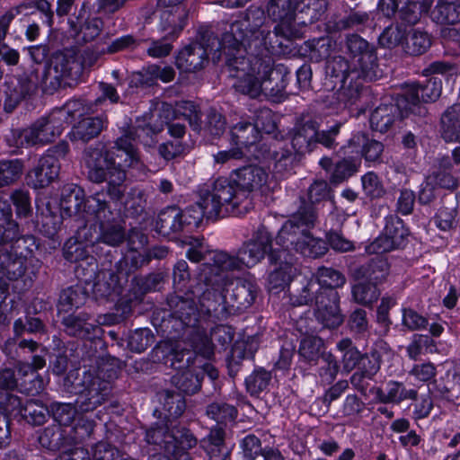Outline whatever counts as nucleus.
Masks as SVG:
<instances>
[{
  "instance_id": "nucleus-1",
  "label": "nucleus",
  "mask_w": 460,
  "mask_h": 460,
  "mask_svg": "<svg viewBox=\"0 0 460 460\" xmlns=\"http://www.w3.org/2000/svg\"><path fill=\"white\" fill-rule=\"evenodd\" d=\"M163 123L152 128L137 122L134 132H128L117 139L111 152L101 148L88 150L84 156L88 168L89 179L94 182L107 181L111 199L118 200L125 188L126 174L124 169L137 165L138 155L136 150L137 138L146 147H152L157 142L156 134L163 130L164 123L169 124L173 118L183 117L185 119L198 118V109L193 102L182 101L172 108L170 104L163 105Z\"/></svg>"
},
{
  "instance_id": "nucleus-2",
  "label": "nucleus",
  "mask_w": 460,
  "mask_h": 460,
  "mask_svg": "<svg viewBox=\"0 0 460 460\" xmlns=\"http://www.w3.org/2000/svg\"><path fill=\"white\" fill-rule=\"evenodd\" d=\"M37 222L40 232L53 238L60 228L63 214L75 215L78 221L86 224L90 232L99 227L100 234L94 243L117 246L125 239V229L115 217L119 214L111 209L104 194L96 192L84 198V191L76 184H66L62 188L59 203L52 198L40 195L36 199ZM100 246V244H98Z\"/></svg>"
},
{
  "instance_id": "nucleus-3",
  "label": "nucleus",
  "mask_w": 460,
  "mask_h": 460,
  "mask_svg": "<svg viewBox=\"0 0 460 460\" xmlns=\"http://www.w3.org/2000/svg\"><path fill=\"white\" fill-rule=\"evenodd\" d=\"M269 181V174L261 166L249 165L236 170L231 179L217 178L210 186L201 190L200 200L184 211L169 216L170 228L180 231L184 226L197 227L202 218L217 219L228 215L239 216L247 212L243 204L248 198L245 190H258Z\"/></svg>"
},
{
  "instance_id": "nucleus-4",
  "label": "nucleus",
  "mask_w": 460,
  "mask_h": 460,
  "mask_svg": "<svg viewBox=\"0 0 460 460\" xmlns=\"http://www.w3.org/2000/svg\"><path fill=\"white\" fill-rule=\"evenodd\" d=\"M236 27L237 24H233L232 33L224 35L220 49L215 50L212 55L213 61H218L222 52L227 56V65L237 92L252 98L264 95L279 99L286 89L289 72L282 65L273 67L270 61L257 57H243L247 40L234 35Z\"/></svg>"
},
{
  "instance_id": "nucleus-5",
  "label": "nucleus",
  "mask_w": 460,
  "mask_h": 460,
  "mask_svg": "<svg viewBox=\"0 0 460 460\" xmlns=\"http://www.w3.org/2000/svg\"><path fill=\"white\" fill-rule=\"evenodd\" d=\"M282 250L276 244V239L274 242L271 241L268 230L261 227L251 240L243 244L235 256L224 252H215L211 257L213 265H203L199 279L203 280L207 287H211L215 291L222 294L233 279H239V272L255 266L268 252H270V260L278 261L281 259V254L279 253Z\"/></svg>"
},
{
  "instance_id": "nucleus-6",
  "label": "nucleus",
  "mask_w": 460,
  "mask_h": 460,
  "mask_svg": "<svg viewBox=\"0 0 460 460\" xmlns=\"http://www.w3.org/2000/svg\"><path fill=\"white\" fill-rule=\"evenodd\" d=\"M347 49L349 59L338 57L328 62L332 76L341 83L336 99L343 108H350L361 98L364 90L358 80L373 81L379 77L376 56L367 40L350 35L347 38Z\"/></svg>"
},
{
  "instance_id": "nucleus-7",
  "label": "nucleus",
  "mask_w": 460,
  "mask_h": 460,
  "mask_svg": "<svg viewBox=\"0 0 460 460\" xmlns=\"http://www.w3.org/2000/svg\"><path fill=\"white\" fill-rule=\"evenodd\" d=\"M172 357V367L179 370L172 382L184 394H194L201 385V374H207L210 379L217 377L213 366L203 360L208 359L214 353L211 340L202 333H196L190 342L180 341L174 345L165 344Z\"/></svg>"
},
{
  "instance_id": "nucleus-8",
  "label": "nucleus",
  "mask_w": 460,
  "mask_h": 460,
  "mask_svg": "<svg viewBox=\"0 0 460 460\" xmlns=\"http://www.w3.org/2000/svg\"><path fill=\"white\" fill-rule=\"evenodd\" d=\"M345 278L339 271L330 268H320L316 275V281L310 280L303 290V295L291 299L294 305H302L312 300L311 293L322 291L315 297V316L322 324L327 328L338 327L343 321L339 308V296L335 288L343 286Z\"/></svg>"
},
{
  "instance_id": "nucleus-9",
  "label": "nucleus",
  "mask_w": 460,
  "mask_h": 460,
  "mask_svg": "<svg viewBox=\"0 0 460 460\" xmlns=\"http://www.w3.org/2000/svg\"><path fill=\"white\" fill-rule=\"evenodd\" d=\"M316 218L314 208H300L281 227L276 236V244L283 249V252L290 255L294 250L303 256L317 258L327 252V246L321 238L314 237L310 229Z\"/></svg>"
},
{
  "instance_id": "nucleus-10",
  "label": "nucleus",
  "mask_w": 460,
  "mask_h": 460,
  "mask_svg": "<svg viewBox=\"0 0 460 460\" xmlns=\"http://www.w3.org/2000/svg\"><path fill=\"white\" fill-rule=\"evenodd\" d=\"M326 0H272L268 13L279 22L281 30H287L290 37H296L295 25H306L317 21L326 11Z\"/></svg>"
},
{
  "instance_id": "nucleus-11",
  "label": "nucleus",
  "mask_w": 460,
  "mask_h": 460,
  "mask_svg": "<svg viewBox=\"0 0 460 460\" xmlns=\"http://www.w3.org/2000/svg\"><path fill=\"white\" fill-rule=\"evenodd\" d=\"M274 128L271 111L261 110L253 124L240 122L232 128V142L236 147L218 152L214 155L215 162L224 164L231 159H239L248 155L251 149L259 141L261 131L270 133Z\"/></svg>"
},
{
  "instance_id": "nucleus-12",
  "label": "nucleus",
  "mask_w": 460,
  "mask_h": 460,
  "mask_svg": "<svg viewBox=\"0 0 460 460\" xmlns=\"http://www.w3.org/2000/svg\"><path fill=\"white\" fill-rule=\"evenodd\" d=\"M84 390L76 400V406L70 403H58L54 405L53 417L60 425H69L75 419L77 411H89L100 405L110 392V382L102 380L100 376H93L91 373H84Z\"/></svg>"
},
{
  "instance_id": "nucleus-13",
  "label": "nucleus",
  "mask_w": 460,
  "mask_h": 460,
  "mask_svg": "<svg viewBox=\"0 0 460 460\" xmlns=\"http://www.w3.org/2000/svg\"><path fill=\"white\" fill-rule=\"evenodd\" d=\"M172 430L164 425L150 428L146 434L148 444L158 445L164 456H152L148 460H189L185 451L196 445V439L185 428L170 424Z\"/></svg>"
},
{
  "instance_id": "nucleus-14",
  "label": "nucleus",
  "mask_w": 460,
  "mask_h": 460,
  "mask_svg": "<svg viewBox=\"0 0 460 460\" xmlns=\"http://www.w3.org/2000/svg\"><path fill=\"white\" fill-rule=\"evenodd\" d=\"M98 243H94L93 233L90 232L86 224L79 227L75 237L69 238L64 245V257L66 260L73 262H78L79 267L84 269L86 264L91 269L88 270L89 276L85 281L90 280L97 270L96 258L101 254Z\"/></svg>"
},
{
  "instance_id": "nucleus-15",
  "label": "nucleus",
  "mask_w": 460,
  "mask_h": 460,
  "mask_svg": "<svg viewBox=\"0 0 460 460\" xmlns=\"http://www.w3.org/2000/svg\"><path fill=\"white\" fill-rule=\"evenodd\" d=\"M98 243H94L93 233L90 232L86 224L79 227L75 237L69 238L64 245V257L66 260L73 262H78L79 267L84 269L86 264L91 269L88 270L89 276L85 281L90 280L97 270L96 258L101 254Z\"/></svg>"
},
{
  "instance_id": "nucleus-16",
  "label": "nucleus",
  "mask_w": 460,
  "mask_h": 460,
  "mask_svg": "<svg viewBox=\"0 0 460 460\" xmlns=\"http://www.w3.org/2000/svg\"><path fill=\"white\" fill-rule=\"evenodd\" d=\"M83 102L79 100L68 101L63 107L53 110L48 116L40 118L34 122L38 135H43L40 146L53 141L60 136L65 125L82 116Z\"/></svg>"
},
{
  "instance_id": "nucleus-17",
  "label": "nucleus",
  "mask_w": 460,
  "mask_h": 460,
  "mask_svg": "<svg viewBox=\"0 0 460 460\" xmlns=\"http://www.w3.org/2000/svg\"><path fill=\"white\" fill-rule=\"evenodd\" d=\"M21 243L26 244V252H20L19 255L16 252L14 258L8 252L0 250V295L7 291L8 281L17 280L24 274L28 264L33 259V252L38 247L35 238L28 235L17 240L18 248H21Z\"/></svg>"
},
{
  "instance_id": "nucleus-18",
  "label": "nucleus",
  "mask_w": 460,
  "mask_h": 460,
  "mask_svg": "<svg viewBox=\"0 0 460 460\" xmlns=\"http://www.w3.org/2000/svg\"><path fill=\"white\" fill-rule=\"evenodd\" d=\"M442 82L438 76H432L423 85L415 83L406 84L402 93L397 98V107L402 114H422L420 102H435L441 94Z\"/></svg>"
},
{
  "instance_id": "nucleus-19",
  "label": "nucleus",
  "mask_w": 460,
  "mask_h": 460,
  "mask_svg": "<svg viewBox=\"0 0 460 460\" xmlns=\"http://www.w3.org/2000/svg\"><path fill=\"white\" fill-rule=\"evenodd\" d=\"M68 152V145L61 142L49 148L39 159L37 165L28 172L27 181L33 189H42L54 181L60 170L59 160Z\"/></svg>"
},
{
  "instance_id": "nucleus-20",
  "label": "nucleus",
  "mask_w": 460,
  "mask_h": 460,
  "mask_svg": "<svg viewBox=\"0 0 460 460\" xmlns=\"http://www.w3.org/2000/svg\"><path fill=\"white\" fill-rule=\"evenodd\" d=\"M45 359L40 356H35L32 365L22 363L19 365L18 375L15 376L14 372L10 368L0 371V380H3V388L12 390L15 387L20 392L28 394H34L42 389L43 381L39 378L36 371L45 366Z\"/></svg>"
},
{
  "instance_id": "nucleus-21",
  "label": "nucleus",
  "mask_w": 460,
  "mask_h": 460,
  "mask_svg": "<svg viewBox=\"0 0 460 460\" xmlns=\"http://www.w3.org/2000/svg\"><path fill=\"white\" fill-rule=\"evenodd\" d=\"M362 270V277L366 281H358L355 284L352 288V295L358 303L367 305L378 298L376 283L388 274V263L382 256H376Z\"/></svg>"
},
{
  "instance_id": "nucleus-22",
  "label": "nucleus",
  "mask_w": 460,
  "mask_h": 460,
  "mask_svg": "<svg viewBox=\"0 0 460 460\" xmlns=\"http://www.w3.org/2000/svg\"><path fill=\"white\" fill-rule=\"evenodd\" d=\"M408 235L409 231L402 220L397 216H390L385 219L383 233L367 247V252L380 256L381 253L402 247Z\"/></svg>"
},
{
  "instance_id": "nucleus-23",
  "label": "nucleus",
  "mask_w": 460,
  "mask_h": 460,
  "mask_svg": "<svg viewBox=\"0 0 460 460\" xmlns=\"http://www.w3.org/2000/svg\"><path fill=\"white\" fill-rule=\"evenodd\" d=\"M323 347V341L321 338L308 335L302 339L299 353L309 362L315 361L321 358L323 363L322 367L325 369L320 372V375L324 382L332 383L337 376L338 365L332 354L322 351Z\"/></svg>"
},
{
  "instance_id": "nucleus-24",
  "label": "nucleus",
  "mask_w": 460,
  "mask_h": 460,
  "mask_svg": "<svg viewBox=\"0 0 460 460\" xmlns=\"http://www.w3.org/2000/svg\"><path fill=\"white\" fill-rule=\"evenodd\" d=\"M315 121H306L301 128H299L294 134L291 143L293 148L297 153H303L308 149L311 144L319 142L327 147L333 145L334 137L339 131V125L331 127L328 131L319 132Z\"/></svg>"
},
{
  "instance_id": "nucleus-25",
  "label": "nucleus",
  "mask_w": 460,
  "mask_h": 460,
  "mask_svg": "<svg viewBox=\"0 0 460 460\" xmlns=\"http://www.w3.org/2000/svg\"><path fill=\"white\" fill-rule=\"evenodd\" d=\"M20 414L34 425L45 423L48 417V410L43 406L34 409L31 402H27L25 406L22 405L21 400L11 394L9 392L3 394L0 393V417Z\"/></svg>"
},
{
  "instance_id": "nucleus-26",
  "label": "nucleus",
  "mask_w": 460,
  "mask_h": 460,
  "mask_svg": "<svg viewBox=\"0 0 460 460\" xmlns=\"http://www.w3.org/2000/svg\"><path fill=\"white\" fill-rule=\"evenodd\" d=\"M184 0H158V4L168 8L161 15L162 31L166 35L176 37L185 26L186 8L181 4Z\"/></svg>"
},
{
  "instance_id": "nucleus-27",
  "label": "nucleus",
  "mask_w": 460,
  "mask_h": 460,
  "mask_svg": "<svg viewBox=\"0 0 460 460\" xmlns=\"http://www.w3.org/2000/svg\"><path fill=\"white\" fill-rule=\"evenodd\" d=\"M432 18L438 23L454 25L460 22V4H456L452 0H440L432 13ZM441 33L444 38L459 40V32L455 28L445 26Z\"/></svg>"
},
{
  "instance_id": "nucleus-28",
  "label": "nucleus",
  "mask_w": 460,
  "mask_h": 460,
  "mask_svg": "<svg viewBox=\"0 0 460 460\" xmlns=\"http://www.w3.org/2000/svg\"><path fill=\"white\" fill-rule=\"evenodd\" d=\"M383 145L379 141L370 140L367 135L358 133L349 141L348 145L343 147L345 154L359 155V164L361 158L365 157L367 162L377 161L383 152Z\"/></svg>"
},
{
  "instance_id": "nucleus-29",
  "label": "nucleus",
  "mask_w": 460,
  "mask_h": 460,
  "mask_svg": "<svg viewBox=\"0 0 460 460\" xmlns=\"http://www.w3.org/2000/svg\"><path fill=\"white\" fill-rule=\"evenodd\" d=\"M33 75L13 78L6 84L4 109L12 112L16 106L35 88Z\"/></svg>"
},
{
  "instance_id": "nucleus-30",
  "label": "nucleus",
  "mask_w": 460,
  "mask_h": 460,
  "mask_svg": "<svg viewBox=\"0 0 460 460\" xmlns=\"http://www.w3.org/2000/svg\"><path fill=\"white\" fill-rule=\"evenodd\" d=\"M208 56L201 45L191 44L180 50L176 57V66L182 72H195L203 67Z\"/></svg>"
},
{
  "instance_id": "nucleus-31",
  "label": "nucleus",
  "mask_w": 460,
  "mask_h": 460,
  "mask_svg": "<svg viewBox=\"0 0 460 460\" xmlns=\"http://www.w3.org/2000/svg\"><path fill=\"white\" fill-rule=\"evenodd\" d=\"M420 5L411 0H380L378 8L382 13L390 17L400 9L402 18L409 23H415L420 18Z\"/></svg>"
},
{
  "instance_id": "nucleus-32",
  "label": "nucleus",
  "mask_w": 460,
  "mask_h": 460,
  "mask_svg": "<svg viewBox=\"0 0 460 460\" xmlns=\"http://www.w3.org/2000/svg\"><path fill=\"white\" fill-rule=\"evenodd\" d=\"M279 254H281V259L279 260L280 261L279 267L270 272L268 278V288L270 291L278 292L279 290H283L289 284L296 271V269L288 260V254L284 253L283 250Z\"/></svg>"
},
{
  "instance_id": "nucleus-33",
  "label": "nucleus",
  "mask_w": 460,
  "mask_h": 460,
  "mask_svg": "<svg viewBox=\"0 0 460 460\" xmlns=\"http://www.w3.org/2000/svg\"><path fill=\"white\" fill-rule=\"evenodd\" d=\"M442 137L447 142H460V103L448 108L441 118Z\"/></svg>"
},
{
  "instance_id": "nucleus-34",
  "label": "nucleus",
  "mask_w": 460,
  "mask_h": 460,
  "mask_svg": "<svg viewBox=\"0 0 460 460\" xmlns=\"http://www.w3.org/2000/svg\"><path fill=\"white\" fill-rule=\"evenodd\" d=\"M104 120L100 117H86L75 125L69 133L71 140L84 142L96 137L103 128Z\"/></svg>"
},
{
  "instance_id": "nucleus-35",
  "label": "nucleus",
  "mask_w": 460,
  "mask_h": 460,
  "mask_svg": "<svg viewBox=\"0 0 460 460\" xmlns=\"http://www.w3.org/2000/svg\"><path fill=\"white\" fill-rule=\"evenodd\" d=\"M43 135H38L34 123L25 128L13 129L6 137L10 147L22 148L40 145Z\"/></svg>"
},
{
  "instance_id": "nucleus-36",
  "label": "nucleus",
  "mask_w": 460,
  "mask_h": 460,
  "mask_svg": "<svg viewBox=\"0 0 460 460\" xmlns=\"http://www.w3.org/2000/svg\"><path fill=\"white\" fill-rule=\"evenodd\" d=\"M395 110H398L402 117L408 114L404 113L402 115V110L397 107V103L395 105L390 103L378 106L370 116L372 129L381 133L385 132L394 122Z\"/></svg>"
},
{
  "instance_id": "nucleus-37",
  "label": "nucleus",
  "mask_w": 460,
  "mask_h": 460,
  "mask_svg": "<svg viewBox=\"0 0 460 460\" xmlns=\"http://www.w3.org/2000/svg\"><path fill=\"white\" fill-rule=\"evenodd\" d=\"M342 152H344L342 150ZM345 157L337 162L331 174V181L338 184L353 175L359 168V155L345 154Z\"/></svg>"
},
{
  "instance_id": "nucleus-38",
  "label": "nucleus",
  "mask_w": 460,
  "mask_h": 460,
  "mask_svg": "<svg viewBox=\"0 0 460 460\" xmlns=\"http://www.w3.org/2000/svg\"><path fill=\"white\" fill-rule=\"evenodd\" d=\"M64 324L70 335L82 338H92L95 336L99 327L94 323H89L88 319L78 316L68 315L64 318Z\"/></svg>"
},
{
  "instance_id": "nucleus-39",
  "label": "nucleus",
  "mask_w": 460,
  "mask_h": 460,
  "mask_svg": "<svg viewBox=\"0 0 460 460\" xmlns=\"http://www.w3.org/2000/svg\"><path fill=\"white\" fill-rule=\"evenodd\" d=\"M85 301V295L77 289L67 288L59 297L58 310L59 313H70L74 308H78Z\"/></svg>"
},
{
  "instance_id": "nucleus-40",
  "label": "nucleus",
  "mask_w": 460,
  "mask_h": 460,
  "mask_svg": "<svg viewBox=\"0 0 460 460\" xmlns=\"http://www.w3.org/2000/svg\"><path fill=\"white\" fill-rule=\"evenodd\" d=\"M417 391L414 389H406L402 384L398 382H389L385 387V394L383 401L385 402L398 403L406 399L416 397Z\"/></svg>"
},
{
  "instance_id": "nucleus-41",
  "label": "nucleus",
  "mask_w": 460,
  "mask_h": 460,
  "mask_svg": "<svg viewBox=\"0 0 460 460\" xmlns=\"http://www.w3.org/2000/svg\"><path fill=\"white\" fill-rule=\"evenodd\" d=\"M337 348L343 353L342 365L346 373L350 372L361 358L360 352L352 346L351 341L344 339L337 344Z\"/></svg>"
},
{
  "instance_id": "nucleus-42",
  "label": "nucleus",
  "mask_w": 460,
  "mask_h": 460,
  "mask_svg": "<svg viewBox=\"0 0 460 460\" xmlns=\"http://www.w3.org/2000/svg\"><path fill=\"white\" fill-rule=\"evenodd\" d=\"M430 46L429 35L420 31H413L406 39V52L411 55L424 53Z\"/></svg>"
},
{
  "instance_id": "nucleus-43",
  "label": "nucleus",
  "mask_w": 460,
  "mask_h": 460,
  "mask_svg": "<svg viewBox=\"0 0 460 460\" xmlns=\"http://www.w3.org/2000/svg\"><path fill=\"white\" fill-rule=\"evenodd\" d=\"M207 413L217 423L233 421L237 415V411L234 406L224 402L211 403L208 407Z\"/></svg>"
},
{
  "instance_id": "nucleus-44",
  "label": "nucleus",
  "mask_w": 460,
  "mask_h": 460,
  "mask_svg": "<svg viewBox=\"0 0 460 460\" xmlns=\"http://www.w3.org/2000/svg\"><path fill=\"white\" fill-rule=\"evenodd\" d=\"M270 379V372L263 369L256 370L245 379L247 391L252 395H258L267 388Z\"/></svg>"
},
{
  "instance_id": "nucleus-45",
  "label": "nucleus",
  "mask_w": 460,
  "mask_h": 460,
  "mask_svg": "<svg viewBox=\"0 0 460 460\" xmlns=\"http://www.w3.org/2000/svg\"><path fill=\"white\" fill-rule=\"evenodd\" d=\"M22 169V162L17 159L0 162V186L17 180L21 176Z\"/></svg>"
},
{
  "instance_id": "nucleus-46",
  "label": "nucleus",
  "mask_w": 460,
  "mask_h": 460,
  "mask_svg": "<svg viewBox=\"0 0 460 460\" xmlns=\"http://www.w3.org/2000/svg\"><path fill=\"white\" fill-rule=\"evenodd\" d=\"M208 439L211 444V447L208 449L210 460H224L226 453L223 447L224 430L222 428L212 429Z\"/></svg>"
},
{
  "instance_id": "nucleus-47",
  "label": "nucleus",
  "mask_w": 460,
  "mask_h": 460,
  "mask_svg": "<svg viewBox=\"0 0 460 460\" xmlns=\"http://www.w3.org/2000/svg\"><path fill=\"white\" fill-rule=\"evenodd\" d=\"M364 193L370 199H377L383 196L385 189L376 174L367 172L361 178Z\"/></svg>"
},
{
  "instance_id": "nucleus-48",
  "label": "nucleus",
  "mask_w": 460,
  "mask_h": 460,
  "mask_svg": "<svg viewBox=\"0 0 460 460\" xmlns=\"http://www.w3.org/2000/svg\"><path fill=\"white\" fill-rule=\"evenodd\" d=\"M12 216L11 206L8 200L0 193V221L6 223L9 226V230H4L2 241L12 240L16 236L18 226L9 221Z\"/></svg>"
},
{
  "instance_id": "nucleus-49",
  "label": "nucleus",
  "mask_w": 460,
  "mask_h": 460,
  "mask_svg": "<svg viewBox=\"0 0 460 460\" xmlns=\"http://www.w3.org/2000/svg\"><path fill=\"white\" fill-rule=\"evenodd\" d=\"M13 206L15 207L16 216L20 218L27 217L31 213V205L29 192L23 190L13 191L11 196Z\"/></svg>"
},
{
  "instance_id": "nucleus-50",
  "label": "nucleus",
  "mask_w": 460,
  "mask_h": 460,
  "mask_svg": "<svg viewBox=\"0 0 460 460\" xmlns=\"http://www.w3.org/2000/svg\"><path fill=\"white\" fill-rule=\"evenodd\" d=\"M423 347L430 353L436 351L435 345L431 339L428 336L414 335L412 342L407 348L409 357L412 359H416L420 355Z\"/></svg>"
},
{
  "instance_id": "nucleus-51",
  "label": "nucleus",
  "mask_w": 460,
  "mask_h": 460,
  "mask_svg": "<svg viewBox=\"0 0 460 460\" xmlns=\"http://www.w3.org/2000/svg\"><path fill=\"white\" fill-rule=\"evenodd\" d=\"M102 22L98 18L88 20L76 34L78 41L87 42L95 39L102 30Z\"/></svg>"
},
{
  "instance_id": "nucleus-52",
  "label": "nucleus",
  "mask_w": 460,
  "mask_h": 460,
  "mask_svg": "<svg viewBox=\"0 0 460 460\" xmlns=\"http://www.w3.org/2000/svg\"><path fill=\"white\" fill-rule=\"evenodd\" d=\"M308 198L312 204L329 201L332 198L331 190L324 181H316L309 188Z\"/></svg>"
},
{
  "instance_id": "nucleus-53",
  "label": "nucleus",
  "mask_w": 460,
  "mask_h": 460,
  "mask_svg": "<svg viewBox=\"0 0 460 460\" xmlns=\"http://www.w3.org/2000/svg\"><path fill=\"white\" fill-rule=\"evenodd\" d=\"M241 448L246 460H254L263 451L260 439L254 435H247L241 441Z\"/></svg>"
},
{
  "instance_id": "nucleus-54",
  "label": "nucleus",
  "mask_w": 460,
  "mask_h": 460,
  "mask_svg": "<svg viewBox=\"0 0 460 460\" xmlns=\"http://www.w3.org/2000/svg\"><path fill=\"white\" fill-rule=\"evenodd\" d=\"M187 146L179 139L166 142L159 146V153L165 160H171L184 154Z\"/></svg>"
},
{
  "instance_id": "nucleus-55",
  "label": "nucleus",
  "mask_w": 460,
  "mask_h": 460,
  "mask_svg": "<svg viewBox=\"0 0 460 460\" xmlns=\"http://www.w3.org/2000/svg\"><path fill=\"white\" fill-rule=\"evenodd\" d=\"M188 245L190 248L186 255L190 261L199 262L203 260L206 253L208 252V246L202 240L190 238Z\"/></svg>"
},
{
  "instance_id": "nucleus-56",
  "label": "nucleus",
  "mask_w": 460,
  "mask_h": 460,
  "mask_svg": "<svg viewBox=\"0 0 460 460\" xmlns=\"http://www.w3.org/2000/svg\"><path fill=\"white\" fill-rule=\"evenodd\" d=\"M410 376H414L419 382L427 383L435 377L436 367L431 363L418 364L410 371Z\"/></svg>"
},
{
  "instance_id": "nucleus-57",
  "label": "nucleus",
  "mask_w": 460,
  "mask_h": 460,
  "mask_svg": "<svg viewBox=\"0 0 460 460\" xmlns=\"http://www.w3.org/2000/svg\"><path fill=\"white\" fill-rule=\"evenodd\" d=\"M149 330H137L129 338L128 345L130 349L137 352L144 351L150 341Z\"/></svg>"
},
{
  "instance_id": "nucleus-58",
  "label": "nucleus",
  "mask_w": 460,
  "mask_h": 460,
  "mask_svg": "<svg viewBox=\"0 0 460 460\" xmlns=\"http://www.w3.org/2000/svg\"><path fill=\"white\" fill-rule=\"evenodd\" d=\"M402 323L410 330H419L424 328L428 321L415 311L404 309L402 313Z\"/></svg>"
},
{
  "instance_id": "nucleus-59",
  "label": "nucleus",
  "mask_w": 460,
  "mask_h": 460,
  "mask_svg": "<svg viewBox=\"0 0 460 460\" xmlns=\"http://www.w3.org/2000/svg\"><path fill=\"white\" fill-rule=\"evenodd\" d=\"M330 246L337 252H348L353 249V244L348 239H345L341 234L338 232H330L327 234Z\"/></svg>"
},
{
  "instance_id": "nucleus-60",
  "label": "nucleus",
  "mask_w": 460,
  "mask_h": 460,
  "mask_svg": "<svg viewBox=\"0 0 460 460\" xmlns=\"http://www.w3.org/2000/svg\"><path fill=\"white\" fill-rule=\"evenodd\" d=\"M164 407L170 416L178 417L185 410V402L180 395L168 394L165 400Z\"/></svg>"
},
{
  "instance_id": "nucleus-61",
  "label": "nucleus",
  "mask_w": 460,
  "mask_h": 460,
  "mask_svg": "<svg viewBox=\"0 0 460 460\" xmlns=\"http://www.w3.org/2000/svg\"><path fill=\"white\" fill-rule=\"evenodd\" d=\"M188 268L187 262L183 260L177 261L174 266L173 283L180 289L185 287V282L189 279Z\"/></svg>"
},
{
  "instance_id": "nucleus-62",
  "label": "nucleus",
  "mask_w": 460,
  "mask_h": 460,
  "mask_svg": "<svg viewBox=\"0 0 460 460\" xmlns=\"http://www.w3.org/2000/svg\"><path fill=\"white\" fill-rule=\"evenodd\" d=\"M147 72L152 78L159 79L164 83H169L174 78V70L171 66L161 67L159 66L153 65L148 66Z\"/></svg>"
},
{
  "instance_id": "nucleus-63",
  "label": "nucleus",
  "mask_w": 460,
  "mask_h": 460,
  "mask_svg": "<svg viewBox=\"0 0 460 460\" xmlns=\"http://www.w3.org/2000/svg\"><path fill=\"white\" fill-rule=\"evenodd\" d=\"M433 408L432 400L429 395L420 397L414 404L413 415L416 419L427 417Z\"/></svg>"
},
{
  "instance_id": "nucleus-64",
  "label": "nucleus",
  "mask_w": 460,
  "mask_h": 460,
  "mask_svg": "<svg viewBox=\"0 0 460 460\" xmlns=\"http://www.w3.org/2000/svg\"><path fill=\"white\" fill-rule=\"evenodd\" d=\"M402 34L398 28L388 27L380 36V43L386 45L388 48L395 46L401 42Z\"/></svg>"
}]
</instances>
